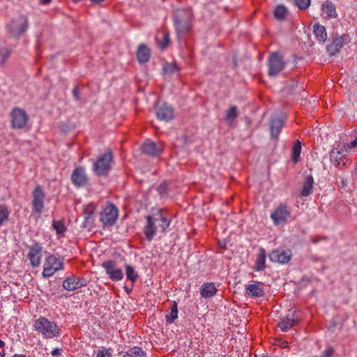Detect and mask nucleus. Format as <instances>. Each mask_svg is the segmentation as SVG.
Here are the masks:
<instances>
[{"label": "nucleus", "instance_id": "1", "mask_svg": "<svg viewBox=\"0 0 357 357\" xmlns=\"http://www.w3.org/2000/svg\"><path fill=\"white\" fill-rule=\"evenodd\" d=\"M171 220L164 215L162 210L158 211L153 215L145 216V225L143 228V233L146 240L151 241L157 234L158 229L161 233L165 234L166 229L169 227Z\"/></svg>", "mask_w": 357, "mask_h": 357}, {"label": "nucleus", "instance_id": "2", "mask_svg": "<svg viewBox=\"0 0 357 357\" xmlns=\"http://www.w3.org/2000/svg\"><path fill=\"white\" fill-rule=\"evenodd\" d=\"M29 26V18L25 15H20L12 19L6 26L10 38L20 39L27 31Z\"/></svg>", "mask_w": 357, "mask_h": 357}, {"label": "nucleus", "instance_id": "3", "mask_svg": "<svg viewBox=\"0 0 357 357\" xmlns=\"http://www.w3.org/2000/svg\"><path fill=\"white\" fill-rule=\"evenodd\" d=\"M192 13L187 9H177L174 12V24L178 38L189 32L191 29Z\"/></svg>", "mask_w": 357, "mask_h": 357}, {"label": "nucleus", "instance_id": "4", "mask_svg": "<svg viewBox=\"0 0 357 357\" xmlns=\"http://www.w3.org/2000/svg\"><path fill=\"white\" fill-rule=\"evenodd\" d=\"M113 154L111 149H107L100 155L93 165V171L98 176H107L112 169Z\"/></svg>", "mask_w": 357, "mask_h": 357}, {"label": "nucleus", "instance_id": "5", "mask_svg": "<svg viewBox=\"0 0 357 357\" xmlns=\"http://www.w3.org/2000/svg\"><path fill=\"white\" fill-rule=\"evenodd\" d=\"M34 326L38 332L41 333L47 338L59 336L61 331L56 323L45 317H40L37 319Z\"/></svg>", "mask_w": 357, "mask_h": 357}, {"label": "nucleus", "instance_id": "6", "mask_svg": "<svg viewBox=\"0 0 357 357\" xmlns=\"http://www.w3.org/2000/svg\"><path fill=\"white\" fill-rule=\"evenodd\" d=\"M268 75L277 76L286 66L284 56L280 52H271L268 58Z\"/></svg>", "mask_w": 357, "mask_h": 357}, {"label": "nucleus", "instance_id": "7", "mask_svg": "<svg viewBox=\"0 0 357 357\" xmlns=\"http://www.w3.org/2000/svg\"><path fill=\"white\" fill-rule=\"evenodd\" d=\"M63 269V263L54 255H50L45 258L42 275L44 278H50L54 273Z\"/></svg>", "mask_w": 357, "mask_h": 357}, {"label": "nucleus", "instance_id": "8", "mask_svg": "<svg viewBox=\"0 0 357 357\" xmlns=\"http://www.w3.org/2000/svg\"><path fill=\"white\" fill-rule=\"evenodd\" d=\"M10 116L11 126L15 129L25 128L29 119V115L24 109L17 107L13 108Z\"/></svg>", "mask_w": 357, "mask_h": 357}, {"label": "nucleus", "instance_id": "9", "mask_svg": "<svg viewBox=\"0 0 357 357\" xmlns=\"http://www.w3.org/2000/svg\"><path fill=\"white\" fill-rule=\"evenodd\" d=\"M119 211L114 204L106 206L100 213V220L102 223L104 227H109L113 226L118 218Z\"/></svg>", "mask_w": 357, "mask_h": 357}, {"label": "nucleus", "instance_id": "10", "mask_svg": "<svg viewBox=\"0 0 357 357\" xmlns=\"http://www.w3.org/2000/svg\"><path fill=\"white\" fill-rule=\"evenodd\" d=\"M291 215V208L285 204H280L271 214V218L275 225H280L287 222Z\"/></svg>", "mask_w": 357, "mask_h": 357}, {"label": "nucleus", "instance_id": "11", "mask_svg": "<svg viewBox=\"0 0 357 357\" xmlns=\"http://www.w3.org/2000/svg\"><path fill=\"white\" fill-rule=\"evenodd\" d=\"M32 208L36 213L40 214L45 207V194L40 185H37L32 192Z\"/></svg>", "mask_w": 357, "mask_h": 357}, {"label": "nucleus", "instance_id": "12", "mask_svg": "<svg viewBox=\"0 0 357 357\" xmlns=\"http://www.w3.org/2000/svg\"><path fill=\"white\" fill-rule=\"evenodd\" d=\"M350 42L351 38L349 34L335 35L332 43L327 45L326 50L331 56H334L340 52L344 45L348 44Z\"/></svg>", "mask_w": 357, "mask_h": 357}, {"label": "nucleus", "instance_id": "13", "mask_svg": "<svg viewBox=\"0 0 357 357\" xmlns=\"http://www.w3.org/2000/svg\"><path fill=\"white\" fill-rule=\"evenodd\" d=\"M106 273L112 281H119L123 278V273L121 268L117 266V263L114 260L105 261L102 264Z\"/></svg>", "mask_w": 357, "mask_h": 357}, {"label": "nucleus", "instance_id": "14", "mask_svg": "<svg viewBox=\"0 0 357 357\" xmlns=\"http://www.w3.org/2000/svg\"><path fill=\"white\" fill-rule=\"evenodd\" d=\"M292 255V251L290 249L282 250L278 248L272 250L268 257L274 263L287 264L291 261Z\"/></svg>", "mask_w": 357, "mask_h": 357}, {"label": "nucleus", "instance_id": "15", "mask_svg": "<svg viewBox=\"0 0 357 357\" xmlns=\"http://www.w3.org/2000/svg\"><path fill=\"white\" fill-rule=\"evenodd\" d=\"M27 257L30 260L31 265L33 267H38L41 263L43 247L42 245L36 241H33L31 245L29 247Z\"/></svg>", "mask_w": 357, "mask_h": 357}, {"label": "nucleus", "instance_id": "16", "mask_svg": "<svg viewBox=\"0 0 357 357\" xmlns=\"http://www.w3.org/2000/svg\"><path fill=\"white\" fill-rule=\"evenodd\" d=\"M87 285V280L83 278H78L73 275L68 277L63 282V287L67 291H75Z\"/></svg>", "mask_w": 357, "mask_h": 357}, {"label": "nucleus", "instance_id": "17", "mask_svg": "<svg viewBox=\"0 0 357 357\" xmlns=\"http://www.w3.org/2000/svg\"><path fill=\"white\" fill-rule=\"evenodd\" d=\"M72 183L77 187H83L88 183V176L82 167H76L71 174Z\"/></svg>", "mask_w": 357, "mask_h": 357}, {"label": "nucleus", "instance_id": "18", "mask_svg": "<svg viewBox=\"0 0 357 357\" xmlns=\"http://www.w3.org/2000/svg\"><path fill=\"white\" fill-rule=\"evenodd\" d=\"M163 149V144L162 142L155 143L147 140L142 145V151L150 155L158 156L162 152Z\"/></svg>", "mask_w": 357, "mask_h": 357}, {"label": "nucleus", "instance_id": "19", "mask_svg": "<svg viewBox=\"0 0 357 357\" xmlns=\"http://www.w3.org/2000/svg\"><path fill=\"white\" fill-rule=\"evenodd\" d=\"M156 116L159 120L168 121L174 116V109L166 103L159 106L156 111Z\"/></svg>", "mask_w": 357, "mask_h": 357}, {"label": "nucleus", "instance_id": "20", "mask_svg": "<svg viewBox=\"0 0 357 357\" xmlns=\"http://www.w3.org/2000/svg\"><path fill=\"white\" fill-rule=\"evenodd\" d=\"M245 290L246 294L252 297H262L265 294L264 284L258 281L247 285Z\"/></svg>", "mask_w": 357, "mask_h": 357}, {"label": "nucleus", "instance_id": "21", "mask_svg": "<svg viewBox=\"0 0 357 357\" xmlns=\"http://www.w3.org/2000/svg\"><path fill=\"white\" fill-rule=\"evenodd\" d=\"M95 210L96 206L93 204H89L84 207L83 210V215L84 216V227H91L93 225Z\"/></svg>", "mask_w": 357, "mask_h": 357}, {"label": "nucleus", "instance_id": "22", "mask_svg": "<svg viewBox=\"0 0 357 357\" xmlns=\"http://www.w3.org/2000/svg\"><path fill=\"white\" fill-rule=\"evenodd\" d=\"M136 56L139 63H147L151 57V50L146 45L141 44L138 46Z\"/></svg>", "mask_w": 357, "mask_h": 357}, {"label": "nucleus", "instance_id": "23", "mask_svg": "<svg viewBox=\"0 0 357 357\" xmlns=\"http://www.w3.org/2000/svg\"><path fill=\"white\" fill-rule=\"evenodd\" d=\"M266 255L265 249L260 248L259 250V253L257 255L255 265L253 266V269L255 271H261L266 268Z\"/></svg>", "mask_w": 357, "mask_h": 357}, {"label": "nucleus", "instance_id": "24", "mask_svg": "<svg viewBox=\"0 0 357 357\" xmlns=\"http://www.w3.org/2000/svg\"><path fill=\"white\" fill-rule=\"evenodd\" d=\"M217 288L213 282H204L201 287L200 294L202 297L207 298L216 294Z\"/></svg>", "mask_w": 357, "mask_h": 357}, {"label": "nucleus", "instance_id": "25", "mask_svg": "<svg viewBox=\"0 0 357 357\" xmlns=\"http://www.w3.org/2000/svg\"><path fill=\"white\" fill-rule=\"evenodd\" d=\"M270 123L271 137L277 138L283 126V121L278 117H272Z\"/></svg>", "mask_w": 357, "mask_h": 357}, {"label": "nucleus", "instance_id": "26", "mask_svg": "<svg viewBox=\"0 0 357 357\" xmlns=\"http://www.w3.org/2000/svg\"><path fill=\"white\" fill-rule=\"evenodd\" d=\"M313 32L317 39L321 42L324 43L327 39V33L326 28L319 23H315L313 26Z\"/></svg>", "mask_w": 357, "mask_h": 357}, {"label": "nucleus", "instance_id": "27", "mask_svg": "<svg viewBox=\"0 0 357 357\" xmlns=\"http://www.w3.org/2000/svg\"><path fill=\"white\" fill-rule=\"evenodd\" d=\"M323 13L327 17L335 18L337 16L336 13L335 6L331 1H326L322 5Z\"/></svg>", "mask_w": 357, "mask_h": 357}, {"label": "nucleus", "instance_id": "28", "mask_svg": "<svg viewBox=\"0 0 357 357\" xmlns=\"http://www.w3.org/2000/svg\"><path fill=\"white\" fill-rule=\"evenodd\" d=\"M344 150H339L338 149H333L330 152V158L335 166L338 167L340 165L341 160L345 159Z\"/></svg>", "mask_w": 357, "mask_h": 357}, {"label": "nucleus", "instance_id": "29", "mask_svg": "<svg viewBox=\"0 0 357 357\" xmlns=\"http://www.w3.org/2000/svg\"><path fill=\"white\" fill-rule=\"evenodd\" d=\"M314 183V178L312 176L310 175L306 177L302 190L301 191V196L307 197L312 193Z\"/></svg>", "mask_w": 357, "mask_h": 357}, {"label": "nucleus", "instance_id": "30", "mask_svg": "<svg viewBox=\"0 0 357 357\" xmlns=\"http://www.w3.org/2000/svg\"><path fill=\"white\" fill-rule=\"evenodd\" d=\"M296 324V321L291 317H286L278 324V327L283 332H287L292 326Z\"/></svg>", "mask_w": 357, "mask_h": 357}, {"label": "nucleus", "instance_id": "31", "mask_svg": "<svg viewBox=\"0 0 357 357\" xmlns=\"http://www.w3.org/2000/svg\"><path fill=\"white\" fill-rule=\"evenodd\" d=\"M170 312L165 316L167 322L172 324L178 317V305L176 301H173L170 307Z\"/></svg>", "mask_w": 357, "mask_h": 357}, {"label": "nucleus", "instance_id": "32", "mask_svg": "<svg viewBox=\"0 0 357 357\" xmlns=\"http://www.w3.org/2000/svg\"><path fill=\"white\" fill-rule=\"evenodd\" d=\"M52 227L59 237L63 236L66 231L67 230L63 220H53Z\"/></svg>", "mask_w": 357, "mask_h": 357}, {"label": "nucleus", "instance_id": "33", "mask_svg": "<svg viewBox=\"0 0 357 357\" xmlns=\"http://www.w3.org/2000/svg\"><path fill=\"white\" fill-rule=\"evenodd\" d=\"M179 70L180 68L176 63H166L162 68L163 74L168 76L178 73Z\"/></svg>", "mask_w": 357, "mask_h": 357}, {"label": "nucleus", "instance_id": "34", "mask_svg": "<svg viewBox=\"0 0 357 357\" xmlns=\"http://www.w3.org/2000/svg\"><path fill=\"white\" fill-rule=\"evenodd\" d=\"M301 149V142L299 140H296L291 149V159L295 164L297 163L300 159Z\"/></svg>", "mask_w": 357, "mask_h": 357}, {"label": "nucleus", "instance_id": "35", "mask_svg": "<svg viewBox=\"0 0 357 357\" xmlns=\"http://www.w3.org/2000/svg\"><path fill=\"white\" fill-rule=\"evenodd\" d=\"M12 52V49L8 47H3L0 48V67L4 66L8 60Z\"/></svg>", "mask_w": 357, "mask_h": 357}, {"label": "nucleus", "instance_id": "36", "mask_svg": "<svg viewBox=\"0 0 357 357\" xmlns=\"http://www.w3.org/2000/svg\"><path fill=\"white\" fill-rule=\"evenodd\" d=\"M145 352L143 349L138 347L130 348L123 355V357H143Z\"/></svg>", "mask_w": 357, "mask_h": 357}, {"label": "nucleus", "instance_id": "37", "mask_svg": "<svg viewBox=\"0 0 357 357\" xmlns=\"http://www.w3.org/2000/svg\"><path fill=\"white\" fill-rule=\"evenodd\" d=\"M126 268V275L128 280L132 282V286L134 282L137 280L138 275L136 273L135 268L130 265L126 264L125 266Z\"/></svg>", "mask_w": 357, "mask_h": 357}, {"label": "nucleus", "instance_id": "38", "mask_svg": "<svg viewBox=\"0 0 357 357\" xmlns=\"http://www.w3.org/2000/svg\"><path fill=\"white\" fill-rule=\"evenodd\" d=\"M273 15L277 20H282L287 15V9L283 5L278 6L274 10Z\"/></svg>", "mask_w": 357, "mask_h": 357}, {"label": "nucleus", "instance_id": "39", "mask_svg": "<svg viewBox=\"0 0 357 357\" xmlns=\"http://www.w3.org/2000/svg\"><path fill=\"white\" fill-rule=\"evenodd\" d=\"M238 116V107L236 106H231L229 109L225 112V120L228 122L233 121Z\"/></svg>", "mask_w": 357, "mask_h": 357}, {"label": "nucleus", "instance_id": "40", "mask_svg": "<svg viewBox=\"0 0 357 357\" xmlns=\"http://www.w3.org/2000/svg\"><path fill=\"white\" fill-rule=\"evenodd\" d=\"M9 215L10 211L8 206L4 204L0 205V227L3 226L8 221Z\"/></svg>", "mask_w": 357, "mask_h": 357}, {"label": "nucleus", "instance_id": "41", "mask_svg": "<svg viewBox=\"0 0 357 357\" xmlns=\"http://www.w3.org/2000/svg\"><path fill=\"white\" fill-rule=\"evenodd\" d=\"M294 4L301 10H306L310 5V0H294Z\"/></svg>", "mask_w": 357, "mask_h": 357}, {"label": "nucleus", "instance_id": "42", "mask_svg": "<svg viewBox=\"0 0 357 357\" xmlns=\"http://www.w3.org/2000/svg\"><path fill=\"white\" fill-rule=\"evenodd\" d=\"M169 44V34L168 33H165L163 35V38L161 42L158 43V45L161 50L166 49Z\"/></svg>", "mask_w": 357, "mask_h": 357}, {"label": "nucleus", "instance_id": "43", "mask_svg": "<svg viewBox=\"0 0 357 357\" xmlns=\"http://www.w3.org/2000/svg\"><path fill=\"white\" fill-rule=\"evenodd\" d=\"M96 357H112L110 349L102 348L99 349L97 353Z\"/></svg>", "mask_w": 357, "mask_h": 357}, {"label": "nucleus", "instance_id": "44", "mask_svg": "<svg viewBox=\"0 0 357 357\" xmlns=\"http://www.w3.org/2000/svg\"><path fill=\"white\" fill-rule=\"evenodd\" d=\"M167 183L166 181L162 182L157 188L158 193L161 196H163L164 195H165L167 193Z\"/></svg>", "mask_w": 357, "mask_h": 357}, {"label": "nucleus", "instance_id": "45", "mask_svg": "<svg viewBox=\"0 0 357 357\" xmlns=\"http://www.w3.org/2000/svg\"><path fill=\"white\" fill-rule=\"evenodd\" d=\"M334 354V349L331 347H328L325 351L322 352L321 357H332Z\"/></svg>", "mask_w": 357, "mask_h": 357}, {"label": "nucleus", "instance_id": "46", "mask_svg": "<svg viewBox=\"0 0 357 357\" xmlns=\"http://www.w3.org/2000/svg\"><path fill=\"white\" fill-rule=\"evenodd\" d=\"M73 95L75 100H80L79 96V90L77 86H75L73 90Z\"/></svg>", "mask_w": 357, "mask_h": 357}, {"label": "nucleus", "instance_id": "47", "mask_svg": "<svg viewBox=\"0 0 357 357\" xmlns=\"http://www.w3.org/2000/svg\"><path fill=\"white\" fill-rule=\"evenodd\" d=\"M327 237H318V236H314L311 238V242L314 244L317 243L321 240H326Z\"/></svg>", "mask_w": 357, "mask_h": 357}, {"label": "nucleus", "instance_id": "48", "mask_svg": "<svg viewBox=\"0 0 357 357\" xmlns=\"http://www.w3.org/2000/svg\"><path fill=\"white\" fill-rule=\"evenodd\" d=\"M347 146L349 149H353L357 146V137L354 139V140L350 142L347 144Z\"/></svg>", "mask_w": 357, "mask_h": 357}, {"label": "nucleus", "instance_id": "49", "mask_svg": "<svg viewBox=\"0 0 357 357\" xmlns=\"http://www.w3.org/2000/svg\"><path fill=\"white\" fill-rule=\"evenodd\" d=\"M62 353L61 349H55L51 351V354L54 356H61Z\"/></svg>", "mask_w": 357, "mask_h": 357}, {"label": "nucleus", "instance_id": "50", "mask_svg": "<svg viewBox=\"0 0 357 357\" xmlns=\"http://www.w3.org/2000/svg\"><path fill=\"white\" fill-rule=\"evenodd\" d=\"M50 1L51 0H40V3L43 4H48Z\"/></svg>", "mask_w": 357, "mask_h": 357}, {"label": "nucleus", "instance_id": "51", "mask_svg": "<svg viewBox=\"0 0 357 357\" xmlns=\"http://www.w3.org/2000/svg\"><path fill=\"white\" fill-rule=\"evenodd\" d=\"M4 346H5V342L3 341H2L1 340H0V349L3 348Z\"/></svg>", "mask_w": 357, "mask_h": 357}, {"label": "nucleus", "instance_id": "52", "mask_svg": "<svg viewBox=\"0 0 357 357\" xmlns=\"http://www.w3.org/2000/svg\"><path fill=\"white\" fill-rule=\"evenodd\" d=\"M91 1L94 3H99L102 1H103L104 0H91Z\"/></svg>", "mask_w": 357, "mask_h": 357}, {"label": "nucleus", "instance_id": "53", "mask_svg": "<svg viewBox=\"0 0 357 357\" xmlns=\"http://www.w3.org/2000/svg\"><path fill=\"white\" fill-rule=\"evenodd\" d=\"M13 357H26V356L23 354H15Z\"/></svg>", "mask_w": 357, "mask_h": 357}, {"label": "nucleus", "instance_id": "54", "mask_svg": "<svg viewBox=\"0 0 357 357\" xmlns=\"http://www.w3.org/2000/svg\"><path fill=\"white\" fill-rule=\"evenodd\" d=\"M125 290L126 291L128 294H129L131 292L132 289H128L127 287H125Z\"/></svg>", "mask_w": 357, "mask_h": 357}, {"label": "nucleus", "instance_id": "55", "mask_svg": "<svg viewBox=\"0 0 357 357\" xmlns=\"http://www.w3.org/2000/svg\"><path fill=\"white\" fill-rule=\"evenodd\" d=\"M0 355L1 356V357H4V350L3 349L2 351H0Z\"/></svg>", "mask_w": 357, "mask_h": 357}]
</instances>
